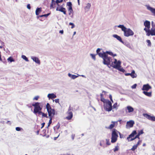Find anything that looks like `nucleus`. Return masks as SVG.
<instances>
[{"label": "nucleus", "instance_id": "1", "mask_svg": "<svg viewBox=\"0 0 155 155\" xmlns=\"http://www.w3.org/2000/svg\"><path fill=\"white\" fill-rule=\"evenodd\" d=\"M99 56L102 58L103 60V63L104 64L109 65L112 61V59L111 57H108L106 53H103V54H100Z\"/></svg>", "mask_w": 155, "mask_h": 155}, {"label": "nucleus", "instance_id": "2", "mask_svg": "<svg viewBox=\"0 0 155 155\" xmlns=\"http://www.w3.org/2000/svg\"><path fill=\"white\" fill-rule=\"evenodd\" d=\"M46 108L48 112L49 118H53L55 114V110L52 109L51 107L48 103H47L46 105Z\"/></svg>", "mask_w": 155, "mask_h": 155}, {"label": "nucleus", "instance_id": "3", "mask_svg": "<svg viewBox=\"0 0 155 155\" xmlns=\"http://www.w3.org/2000/svg\"><path fill=\"white\" fill-rule=\"evenodd\" d=\"M118 133L120 134V132L117 131L115 129H113L111 134V142L112 143L115 142L117 140V137H118Z\"/></svg>", "mask_w": 155, "mask_h": 155}, {"label": "nucleus", "instance_id": "4", "mask_svg": "<svg viewBox=\"0 0 155 155\" xmlns=\"http://www.w3.org/2000/svg\"><path fill=\"white\" fill-rule=\"evenodd\" d=\"M152 27L150 29H147L146 28H144L146 33V35L147 36H149L150 35L151 36H155V27H153V26L155 25L153 24V22H152Z\"/></svg>", "mask_w": 155, "mask_h": 155}, {"label": "nucleus", "instance_id": "5", "mask_svg": "<svg viewBox=\"0 0 155 155\" xmlns=\"http://www.w3.org/2000/svg\"><path fill=\"white\" fill-rule=\"evenodd\" d=\"M41 103L39 102H36L34 104H33L32 106L34 107L33 113L35 114H37V112L39 110H41L42 107H41Z\"/></svg>", "mask_w": 155, "mask_h": 155}, {"label": "nucleus", "instance_id": "6", "mask_svg": "<svg viewBox=\"0 0 155 155\" xmlns=\"http://www.w3.org/2000/svg\"><path fill=\"white\" fill-rule=\"evenodd\" d=\"M104 108L105 110L107 111H110L112 109V103L109 100L107 101L104 106Z\"/></svg>", "mask_w": 155, "mask_h": 155}, {"label": "nucleus", "instance_id": "7", "mask_svg": "<svg viewBox=\"0 0 155 155\" xmlns=\"http://www.w3.org/2000/svg\"><path fill=\"white\" fill-rule=\"evenodd\" d=\"M124 35L126 37H128L130 36L133 35L134 33V32L130 28H126V29L124 31Z\"/></svg>", "mask_w": 155, "mask_h": 155}, {"label": "nucleus", "instance_id": "8", "mask_svg": "<svg viewBox=\"0 0 155 155\" xmlns=\"http://www.w3.org/2000/svg\"><path fill=\"white\" fill-rule=\"evenodd\" d=\"M71 110L72 109L70 107H69L68 111L67 112L68 116L66 117V119L67 120H71L73 117V113L71 111Z\"/></svg>", "mask_w": 155, "mask_h": 155}, {"label": "nucleus", "instance_id": "9", "mask_svg": "<svg viewBox=\"0 0 155 155\" xmlns=\"http://www.w3.org/2000/svg\"><path fill=\"white\" fill-rule=\"evenodd\" d=\"M143 115L149 120L153 121H155V117L154 116H150L147 114H143Z\"/></svg>", "mask_w": 155, "mask_h": 155}, {"label": "nucleus", "instance_id": "10", "mask_svg": "<svg viewBox=\"0 0 155 155\" xmlns=\"http://www.w3.org/2000/svg\"><path fill=\"white\" fill-rule=\"evenodd\" d=\"M67 5L68 6V9L69 12V15H70L73 12L72 7V3L71 2H67Z\"/></svg>", "mask_w": 155, "mask_h": 155}, {"label": "nucleus", "instance_id": "11", "mask_svg": "<svg viewBox=\"0 0 155 155\" xmlns=\"http://www.w3.org/2000/svg\"><path fill=\"white\" fill-rule=\"evenodd\" d=\"M134 124V121L133 120H130L127 122L126 127L127 128L132 127H133Z\"/></svg>", "mask_w": 155, "mask_h": 155}, {"label": "nucleus", "instance_id": "12", "mask_svg": "<svg viewBox=\"0 0 155 155\" xmlns=\"http://www.w3.org/2000/svg\"><path fill=\"white\" fill-rule=\"evenodd\" d=\"M56 11H58L61 12H62L64 15H66V9L62 7V6H60L59 7H57L56 8Z\"/></svg>", "mask_w": 155, "mask_h": 155}, {"label": "nucleus", "instance_id": "13", "mask_svg": "<svg viewBox=\"0 0 155 155\" xmlns=\"http://www.w3.org/2000/svg\"><path fill=\"white\" fill-rule=\"evenodd\" d=\"M151 87L148 84H144L143 86L142 90L143 91H148L149 89H151Z\"/></svg>", "mask_w": 155, "mask_h": 155}, {"label": "nucleus", "instance_id": "14", "mask_svg": "<svg viewBox=\"0 0 155 155\" xmlns=\"http://www.w3.org/2000/svg\"><path fill=\"white\" fill-rule=\"evenodd\" d=\"M114 67L115 68H116L123 72L124 73L125 71V70H124L123 68L121 67L119 63H118V64L116 65Z\"/></svg>", "mask_w": 155, "mask_h": 155}, {"label": "nucleus", "instance_id": "15", "mask_svg": "<svg viewBox=\"0 0 155 155\" xmlns=\"http://www.w3.org/2000/svg\"><path fill=\"white\" fill-rule=\"evenodd\" d=\"M146 7L147 9L150 11L153 15L155 16V8L150 7L149 5H146Z\"/></svg>", "mask_w": 155, "mask_h": 155}, {"label": "nucleus", "instance_id": "16", "mask_svg": "<svg viewBox=\"0 0 155 155\" xmlns=\"http://www.w3.org/2000/svg\"><path fill=\"white\" fill-rule=\"evenodd\" d=\"M144 25L146 28L147 29H150V23L149 21L146 20L144 23Z\"/></svg>", "mask_w": 155, "mask_h": 155}, {"label": "nucleus", "instance_id": "17", "mask_svg": "<svg viewBox=\"0 0 155 155\" xmlns=\"http://www.w3.org/2000/svg\"><path fill=\"white\" fill-rule=\"evenodd\" d=\"M118 121L116 122L112 121V124L110 125V126L107 128L109 129H113L114 127L115 124H117Z\"/></svg>", "mask_w": 155, "mask_h": 155}, {"label": "nucleus", "instance_id": "18", "mask_svg": "<svg viewBox=\"0 0 155 155\" xmlns=\"http://www.w3.org/2000/svg\"><path fill=\"white\" fill-rule=\"evenodd\" d=\"M111 62H112V65L111 66L114 68V67L116 65L118 64V63H119L120 64V65L121 64V62L120 61H117V59H114V61L113 62H112V61Z\"/></svg>", "mask_w": 155, "mask_h": 155}, {"label": "nucleus", "instance_id": "19", "mask_svg": "<svg viewBox=\"0 0 155 155\" xmlns=\"http://www.w3.org/2000/svg\"><path fill=\"white\" fill-rule=\"evenodd\" d=\"M113 36L114 37L116 38L119 41L122 43H124V42L122 41V39L120 36L118 35H113Z\"/></svg>", "mask_w": 155, "mask_h": 155}, {"label": "nucleus", "instance_id": "20", "mask_svg": "<svg viewBox=\"0 0 155 155\" xmlns=\"http://www.w3.org/2000/svg\"><path fill=\"white\" fill-rule=\"evenodd\" d=\"M137 134L136 130H134L131 134H130L129 137H127V139L128 140H130V138H132V137H134V136Z\"/></svg>", "mask_w": 155, "mask_h": 155}, {"label": "nucleus", "instance_id": "21", "mask_svg": "<svg viewBox=\"0 0 155 155\" xmlns=\"http://www.w3.org/2000/svg\"><path fill=\"white\" fill-rule=\"evenodd\" d=\"M31 59L36 63L38 64H40V61L38 58L35 57H31Z\"/></svg>", "mask_w": 155, "mask_h": 155}, {"label": "nucleus", "instance_id": "22", "mask_svg": "<svg viewBox=\"0 0 155 155\" xmlns=\"http://www.w3.org/2000/svg\"><path fill=\"white\" fill-rule=\"evenodd\" d=\"M48 97L49 99H52L55 98L56 97V96L53 93L49 94L48 95Z\"/></svg>", "mask_w": 155, "mask_h": 155}, {"label": "nucleus", "instance_id": "23", "mask_svg": "<svg viewBox=\"0 0 155 155\" xmlns=\"http://www.w3.org/2000/svg\"><path fill=\"white\" fill-rule=\"evenodd\" d=\"M101 101L103 102L104 103H106L107 101L108 100H107L105 99L103 97V95L102 94H101Z\"/></svg>", "mask_w": 155, "mask_h": 155}, {"label": "nucleus", "instance_id": "24", "mask_svg": "<svg viewBox=\"0 0 155 155\" xmlns=\"http://www.w3.org/2000/svg\"><path fill=\"white\" fill-rule=\"evenodd\" d=\"M143 93L146 96L150 97L152 96V92H147V91H143Z\"/></svg>", "mask_w": 155, "mask_h": 155}, {"label": "nucleus", "instance_id": "25", "mask_svg": "<svg viewBox=\"0 0 155 155\" xmlns=\"http://www.w3.org/2000/svg\"><path fill=\"white\" fill-rule=\"evenodd\" d=\"M127 108L128 110V112H132L134 110V108L131 106H128L127 107Z\"/></svg>", "mask_w": 155, "mask_h": 155}, {"label": "nucleus", "instance_id": "26", "mask_svg": "<svg viewBox=\"0 0 155 155\" xmlns=\"http://www.w3.org/2000/svg\"><path fill=\"white\" fill-rule=\"evenodd\" d=\"M41 12V8H38L35 11V14L37 15H38L39 13Z\"/></svg>", "mask_w": 155, "mask_h": 155}, {"label": "nucleus", "instance_id": "27", "mask_svg": "<svg viewBox=\"0 0 155 155\" xmlns=\"http://www.w3.org/2000/svg\"><path fill=\"white\" fill-rule=\"evenodd\" d=\"M56 3V1H55L54 0H52V1H51V4L50 5L51 8H54L55 7Z\"/></svg>", "mask_w": 155, "mask_h": 155}, {"label": "nucleus", "instance_id": "28", "mask_svg": "<svg viewBox=\"0 0 155 155\" xmlns=\"http://www.w3.org/2000/svg\"><path fill=\"white\" fill-rule=\"evenodd\" d=\"M130 76L133 78H135L137 77V74H135V71L134 70L132 71L130 73Z\"/></svg>", "mask_w": 155, "mask_h": 155}, {"label": "nucleus", "instance_id": "29", "mask_svg": "<svg viewBox=\"0 0 155 155\" xmlns=\"http://www.w3.org/2000/svg\"><path fill=\"white\" fill-rule=\"evenodd\" d=\"M100 145L101 146L104 147L105 145V142L104 140H101L100 143Z\"/></svg>", "mask_w": 155, "mask_h": 155}, {"label": "nucleus", "instance_id": "30", "mask_svg": "<svg viewBox=\"0 0 155 155\" xmlns=\"http://www.w3.org/2000/svg\"><path fill=\"white\" fill-rule=\"evenodd\" d=\"M118 27L120 28L123 31H124V30L126 28V27L124 26V25H118Z\"/></svg>", "mask_w": 155, "mask_h": 155}, {"label": "nucleus", "instance_id": "31", "mask_svg": "<svg viewBox=\"0 0 155 155\" xmlns=\"http://www.w3.org/2000/svg\"><path fill=\"white\" fill-rule=\"evenodd\" d=\"M68 76L70 77H71L73 79H74L78 77V76H76L75 75H71V74H69Z\"/></svg>", "mask_w": 155, "mask_h": 155}, {"label": "nucleus", "instance_id": "32", "mask_svg": "<svg viewBox=\"0 0 155 155\" xmlns=\"http://www.w3.org/2000/svg\"><path fill=\"white\" fill-rule=\"evenodd\" d=\"M7 60L8 61H10V62H14L15 61V60L12 57H10L8 58L7 59Z\"/></svg>", "mask_w": 155, "mask_h": 155}, {"label": "nucleus", "instance_id": "33", "mask_svg": "<svg viewBox=\"0 0 155 155\" xmlns=\"http://www.w3.org/2000/svg\"><path fill=\"white\" fill-rule=\"evenodd\" d=\"M91 6V4L89 3H88L86 5V6L85 7V8L86 9H89L90 8Z\"/></svg>", "mask_w": 155, "mask_h": 155}, {"label": "nucleus", "instance_id": "34", "mask_svg": "<svg viewBox=\"0 0 155 155\" xmlns=\"http://www.w3.org/2000/svg\"><path fill=\"white\" fill-rule=\"evenodd\" d=\"M50 14V13H48L46 14H45V15H39L38 16V17H45L46 18H47Z\"/></svg>", "mask_w": 155, "mask_h": 155}, {"label": "nucleus", "instance_id": "35", "mask_svg": "<svg viewBox=\"0 0 155 155\" xmlns=\"http://www.w3.org/2000/svg\"><path fill=\"white\" fill-rule=\"evenodd\" d=\"M137 146L136 144H135L133 146L132 148L131 149V150L132 151L136 149L137 147Z\"/></svg>", "mask_w": 155, "mask_h": 155}, {"label": "nucleus", "instance_id": "36", "mask_svg": "<svg viewBox=\"0 0 155 155\" xmlns=\"http://www.w3.org/2000/svg\"><path fill=\"white\" fill-rule=\"evenodd\" d=\"M137 138H138L139 139H140V137H139V136L137 134V135H136L135 136V137L134 138L131 139L130 140H129L130 141H132Z\"/></svg>", "mask_w": 155, "mask_h": 155}, {"label": "nucleus", "instance_id": "37", "mask_svg": "<svg viewBox=\"0 0 155 155\" xmlns=\"http://www.w3.org/2000/svg\"><path fill=\"white\" fill-rule=\"evenodd\" d=\"M50 118V119L49 120V122L48 124V127H49V126H50L51 124V123H52V118Z\"/></svg>", "mask_w": 155, "mask_h": 155}, {"label": "nucleus", "instance_id": "38", "mask_svg": "<svg viewBox=\"0 0 155 155\" xmlns=\"http://www.w3.org/2000/svg\"><path fill=\"white\" fill-rule=\"evenodd\" d=\"M22 57L26 61H28V58L26 57L25 56L23 55L22 56Z\"/></svg>", "mask_w": 155, "mask_h": 155}, {"label": "nucleus", "instance_id": "39", "mask_svg": "<svg viewBox=\"0 0 155 155\" xmlns=\"http://www.w3.org/2000/svg\"><path fill=\"white\" fill-rule=\"evenodd\" d=\"M117 103L116 102L113 104L112 107L113 108H116L117 107Z\"/></svg>", "mask_w": 155, "mask_h": 155}, {"label": "nucleus", "instance_id": "40", "mask_svg": "<svg viewBox=\"0 0 155 155\" xmlns=\"http://www.w3.org/2000/svg\"><path fill=\"white\" fill-rule=\"evenodd\" d=\"M101 51V49L99 48H98L97 49L96 51V52L97 53V54H98L99 55V54H103V53H101L100 52H99Z\"/></svg>", "mask_w": 155, "mask_h": 155}, {"label": "nucleus", "instance_id": "41", "mask_svg": "<svg viewBox=\"0 0 155 155\" xmlns=\"http://www.w3.org/2000/svg\"><path fill=\"white\" fill-rule=\"evenodd\" d=\"M146 41L148 43V46H151V43L150 40H147Z\"/></svg>", "mask_w": 155, "mask_h": 155}, {"label": "nucleus", "instance_id": "42", "mask_svg": "<svg viewBox=\"0 0 155 155\" xmlns=\"http://www.w3.org/2000/svg\"><path fill=\"white\" fill-rule=\"evenodd\" d=\"M106 144L107 145H110V140L109 139H106Z\"/></svg>", "mask_w": 155, "mask_h": 155}, {"label": "nucleus", "instance_id": "43", "mask_svg": "<svg viewBox=\"0 0 155 155\" xmlns=\"http://www.w3.org/2000/svg\"><path fill=\"white\" fill-rule=\"evenodd\" d=\"M42 117H46L47 118L48 117L47 114H45V113H43L42 114Z\"/></svg>", "mask_w": 155, "mask_h": 155}, {"label": "nucleus", "instance_id": "44", "mask_svg": "<svg viewBox=\"0 0 155 155\" xmlns=\"http://www.w3.org/2000/svg\"><path fill=\"white\" fill-rule=\"evenodd\" d=\"M103 53H106V54H108L111 55H113V53L112 52H110V51H107L106 52H104Z\"/></svg>", "mask_w": 155, "mask_h": 155}, {"label": "nucleus", "instance_id": "45", "mask_svg": "<svg viewBox=\"0 0 155 155\" xmlns=\"http://www.w3.org/2000/svg\"><path fill=\"white\" fill-rule=\"evenodd\" d=\"M91 56L92 58L94 60H95L96 59V58H95V55L94 54H91Z\"/></svg>", "mask_w": 155, "mask_h": 155}, {"label": "nucleus", "instance_id": "46", "mask_svg": "<svg viewBox=\"0 0 155 155\" xmlns=\"http://www.w3.org/2000/svg\"><path fill=\"white\" fill-rule=\"evenodd\" d=\"M69 25H71L72 26L71 27V28H74V27H75L74 25V24L73 23H71V22H70L69 23Z\"/></svg>", "mask_w": 155, "mask_h": 155}, {"label": "nucleus", "instance_id": "47", "mask_svg": "<svg viewBox=\"0 0 155 155\" xmlns=\"http://www.w3.org/2000/svg\"><path fill=\"white\" fill-rule=\"evenodd\" d=\"M39 98V96H35L33 98V100H38Z\"/></svg>", "mask_w": 155, "mask_h": 155}, {"label": "nucleus", "instance_id": "48", "mask_svg": "<svg viewBox=\"0 0 155 155\" xmlns=\"http://www.w3.org/2000/svg\"><path fill=\"white\" fill-rule=\"evenodd\" d=\"M118 150V147L117 146L115 147V148H114V152H115L116 151H117Z\"/></svg>", "mask_w": 155, "mask_h": 155}, {"label": "nucleus", "instance_id": "49", "mask_svg": "<svg viewBox=\"0 0 155 155\" xmlns=\"http://www.w3.org/2000/svg\"><path fill=\"white\" fill-rule=\"evenodd\" d=\"M60 124L59 123H58L56 126V127L57 129H58L60 128Z\"/></svg>", "mask_w": 155, "mask_h": 155}, {"label": "nucleus", "instance_id": "50", "mask_svg": "<svg viewBox=\"0 0 155 155\" xmlns=\"http://www.w3.org/2000/svg\"><path fill=\"white\" fill-rule=\"evenodd\" d=\"M62 1H63V0H57L56 1V2L57 4H58V3H59L62 2Z\"/></svg>", "mask_w": 155, "mask_h": 155}, {"label": "nucleus", "instance_id": "51", "mask_svg": "<svg viewBox=\"0 0 155 155\" xmlns=\"http://www.w3.org/2000/svg\"><path fill=\"white\" fill-rule=\"evenodd\" d=\"M137 85L136 84H135L132 86L131 87L133 89L137 87Z\"/></svg>", "mask_w": 155, "mask_h": 155}, {"label": "nucleus", "instance_id": "52", "mask_svg": "<svg viewBox=\"0 0 155 155\" xmlns=\"http://www.w3.org/2000/svg\"><path fill=\"white\" fill-rule=\"evenodd\" d=\"M43 112H42L41 110H39L38 112H37V114L38 113L39 114H42Z\"/></svg>", "mask_w": 155, "mask_h": 155}, {"label": "nucleus", "instance_id": "53", "mask_svg": "<svg viewBox=\"0 0 155 155\" xmlns=\"http://www.w3.org/2000/svg\"><path fill=\"white\" fill-rule=\"evenodd\" d=\"M139 133L140 134H143V130H140V131H139Z\"/></svg>", "mask_w": 155, "mask_h": 155}, {"label": "nucleus", "instance_id": "54", "mask_svg": "<svg viewBox=\"0 0 155 155\" xmlns=\"http://www.w3.org/2000/svg\"><path fill=\"white\" fill-rule=\"evenodd\" d=\"M54 101L56 103H59V99H55Z\"/></svg>", "mask_w": 155, "mask_h": 155}, {"label": "nucleus", "instance_id": "55", "mask_svg": "<svg viewBox=\"0 0 155 155\" xmlns=\"http://www.w3.org/2000/svg\"><path fill=\"white\" fill-rule=\"evenodd\" d=\"M109 97L110 99V100H111V101L112 102H113V101L112 100V96H111V95H109Z\"/></svg>", "mask_w": 155, "mask_h": 155}, {"label": "nucleus", "instance_id": "56", "mask_svg": "<svg viewBox=\"0 0 155 155\" xmlns=\"http://www.w3.org/2000/svg\"><path fill=\"white\" fill-rule=\"evenodd\" d=\"M16 130L17 131H19L21 130V128L19 127H16Z\"/></svg>", "mask_w": 155, "mask_h": 155}, {"label": "nucleus", "instance_id": "57", "mask_svg": "<svg viewBox=\"0 0 155 155\" xmlns=\"http://www.w3.org/2000/svg\"><path fill=\"white\" fill-rule=\"evenodd\" d=\"M27 8L29 9H31V6L30 4H28L27 5Z\"/></svg>", "mask_w": 155, "mask_h": 155}, {"label": "nucleus", "instance_id": "58", "mask_svg": "<svg viewBox=\"0 0 155 155\" xmlns=\"http://www.w3.org/2000/svg\"><path fill=\"white\" fill-rule=\"evenodd\" d=\"M141 142V141L140 140H139L138 141V142L137 143V144H136V145H137V146H138L139 144H140V143Z\"/></svg>", "mask_w": 155, "mask_h": 155}, {"label": "nucleus", "instance_id": "59", "mask_svg": "<svg viewBox=\"0 0 155 155\" xmlns=\"http://www.w3.org/2000/svg\"><path fill=\"white\" fill-rule=\"evenodd\" d=\"M45 123L44 122V123H42L41 124V125H42V127H41V128L42 129L44 126L45 125Z\"/></svg>", "mask_w": 155, "mask_h": 155}, {"label": "nucleus", "instance_id": "60", "mask_svg": "<svg viewBox=\"0 0 155 155\" xmlns=\"http://www.w3.org/2000/svg\"><path fill=\"white\" fill-rule=\"evenodd\" d=\"M75 137V135L74 134H72L71 135V137L73 140L74 139Z\"/></svg>", "mask_w": 155, "mask_h": 155}, {"label": "nucleus", "instance_id": "61", "mask_svg": "<svg viewBox=\"0 0 155 155\" xmlns=\"http://www.w3.org/2000/svg\"><path fill=\"white\" fill-rule=\"evenodd\" d=\"M59 33L61 34H63V33H64V31L63 30H60L59 31Z\"/></svg>", "mask_w": 155, "mask_h": 155}, {"label": "nucleus", "instance_id": "62", "mask_svg": "<svg viewBox=\"0 0 155 155\" xmlns=\"http://www.w3.org/2000/svg\"><path fill=\"white\" fill-rule=\"evenodd\" d=\"M125 75L126 76H128V75L130 76V73H126L125 74Z\"/></svg>", "mask_w": 155, "mask_h": 155}, {"label": "nucleus", "instance_id": "63", "mask_svg": "<svg viewBox=\"0 0 155 155\" xmlns=\"http://www.w3.org/2000/svg\"><path fill=\"white\" fill-rule=\"evenodd\" d=\"M59 135H58V137H54V140H56L57 138H58V137L59 136Z\"/></svg>", "mask_w": 155, "mask_h": 155}, {"label": "nucleus", "instance_id": "64", "mask_svg": "<svg viewBox=\"0 0 155 155\" xmlns=\"http://www.w3.org/2000/svg\"><path fill=\"white\" fill-rule=\"evenodd\" d=\"M39 130H38L37 131V134H39Z\"/></svg>", "mask_w": 155, "mask_h": 155}]
</instances>
